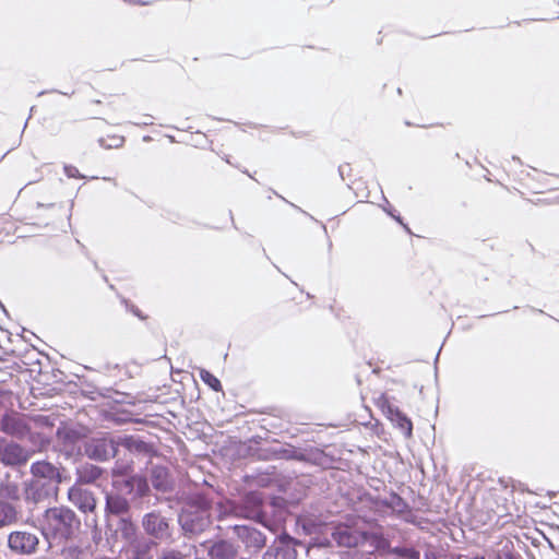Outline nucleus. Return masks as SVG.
Returning a JSON list of instances; mask_svg holds the SVG:
<instances>
[{"instance_id":"nucleus-37","label":"nucleus","mask_w":559,"mask_h":559,"mask_svg":"<svg viewBox=\"0 0 559 559\" xmlns=\"http://www.w3.org/2000/svg\"><path fill=\"white\" fill-rule=\"evenodd\" d=\"M389 547V543L386 540H382L378 548Z\"/></svg>"},{"instance_id":"nucleus-30","label":"nucleus","mask_w":559,"mask_h":559,"mask_svg":"<svg viewBox=\"0 0 559 559\" xmlns=\"http://www.w3.org/2000/svg\"><path fill=\"white\" fill-rule=\"evenodd\" d=\"M64 173L70 178H81V174L79 173L78 168L74 166H64Z\"/></svg>"},{"instance_id":"nucleus-29","label":"nucleus","mask_w":559,"mask_h":559,"mask_svg":"<svg viewBox=\"0 0 559 559\" xmlns=\"http://www.w3.org/2000/svg\"><path fill=\"white\" fill-rule=\"evenodd\" d=\"M123 142H124V139L122 136L112 138L111 144H105V140L99 139L100 146H104L106 148L120 147V146H122Z\"/></svg>"},{"instance_id":"nucleus-23","label":"nucleus","mask_w":559,"mask_h":559,"mask_svg":"<svg viewBox=\"0 0 559 559\" xmlns=\"http://www.w3.org/2000/svg\"><path fill=\"white\" fill-rule=\"evenodd\" d=\"M21 512L15 504L10 501L0 500V528H4L17 523Z\"/></svg>"},{"instance_id":"nucleus-20","label":"nucleus","mask_w":559,"mask_h":559,"mask_svg":"<svg viewBox=\"0 0 559 559\" xmlns=\"http://www.w3.org/2000/svg\"><path fill=\"white\" fill-rule=\"evenodd\" d=\"M124 487L129 493H133L135 498L147 497L151 492V488L146 477L134 474L124 480Z\"/></svg>"},{"instance_id":"nucleus-4","label":"nucleus","mask_w":559,"mask_h":559,"mask_svg":"<svg viewBox=\"0 0 559 559\" xmlns=\"http://www.w3.org/2000/svg\"><path fill=\"white\" fill-rule=\"evenodd\" d=\"M119 445H122L130 451H140L144 448L145 443L134 439L133 437L115 439L109 435H105L94 437L85 441L84 453L91 460L106 462L116 456Z\"/></svg>"},{"instance_id":"nucleus-34","label":"nucleus","mask_w":559,"mask_h":559,"mask_svg":"<svg viewBox=\"0 0 559 559\" xmlns=\"http://www.w3.org/2000/svg\"><path fill=\"white\" fill-rule=\"evenodd\" d=\"M424 559H437V557L432 552H426Z\"/></svg>"},{"instance_id":"nucleus-19","label":"nucleus","mask_w":559,"mask_h":559,"mask_svg":"<svg viewBox=\"0 0 559 559\" xmlns=\"http://www.w3.org/2000/svg\"><path fill=\"white\" fill-rule=\"evenodd\" d=\"M150 479L152 486L158 491L167 492L171 489V477L166 466H152L150 469Z\"/></svg>"},{"instance_id":"nucleus-6","label":"nucleus","mask_w":559,"mask_h":559,"mask_svg":"<svg viewBox=\"0 0 559 559\" xmlns=\"http://www.w3.org/2000/svg\"><path fill=\"white\" fill-rule=\"evenodd\" d=\"M38 533L23 528L9 533L7 546L9 550L16 556L31 557L38 552L40 547Z\"/></svg>"},{"instance_id":"nucleus-18","label":"nucleus","mask_w":559,"mask_h":559,"mask_svg":"<svg viewBox=\"0 0 559 559\" xmlns=\"http://www.w3.org/2000/svg\"><path fill=\"white\" fill-rule=\"evenodd\" d=\"M130 501L120 492L111 490L105 496L106 520L110 516H120L130 513Z\"/></svg>"},{"instance_id":"nucleus-2","label":"nucleus","mask_w":559,"mask_h":559,"mask_svg":"<svg viewBox=\"0 0 559 559\" xmlns=\"http://www.w3.org/2000/svg\"><path fill=\"white\" fill-rule=\"evenodd\" d=\"M80 527L81 521L75 512L63 506L48 508L40 520V532L47 540H69Z\"/></svg>"},{"instance_id":"nucleus-40","label":"nucleus","mask_w":559,"mask_h":559,"mask_svg":"<svg viewBox=\"0 0 559 559\" xmlns=\"http://www.w3.org/2000/svg\"><path fill=\"white\" fill-rule=\"evenodd\" d=\"M533 310H534V311H536V309H533ZM537 312H539V313H544V311H543V310H537Z\"/></svg>"},{"instance_id":"nucleus-31","label":"nucleus","mask_w":559,"mask_h":559,"mask_svg":"<svg viewBox=\"0 0 559 559\" xmlns=\"http://www.w3.org/2000/svg\"><path fill=\"white\" fill-rule=\"evenodd\" d=\"M133 559H152L144 549L136 548Z\"/></svg>"},{"instance_id":"nucleus-12","label":"nucleus","mask_w":559,"mask_h":559,"mask_svg":"<svg viewBox=\"0 0 559 559\" xmlns=\"http://www.w3.org/2000/svg\"><path fill=\"white\" fill-rule=\"evenodd\" d=\"M81 438L82 435L76 428L70 426H61L58 427L56 431V445L62 454H64L67 457H71L80 454Z\"/></svg>"},{"instance_id":"nucleus-7","label":"nucleus","mask_w":559,"mask_h":559,"mask_svg":"<svg viewBox=\"0 0 559 559\" xmlns=\"http://www.w3.org/2000/svg\"><path fill=\"white\" fill-rule=\"evenodd\" d=\"M263 496L259 491L247 493L241 501L230 506V512L238 518L253 520L265 524L263 511Z\"/></svg>"},{"instance_id":"nucleus-15","label":"nucleus","mask_w":559,"mask_h":559,"mask_svg":"<svg viewBox=\"0 0 559 559\" xmlns=\"http://www.w3.org/2000/svg\"><path fill=\"white\" fill-rule=\"evenodd\" d=\"M234 532L247 549L257 552L266 544L265 535L257 528L248 525H235Z\"/></svg>"},{"instance_id":"nucleus-14","label":"nucleus","mask_w":559,"mask_h":559,"mask_svg":"<svg viewBox=\"0 0 559 559\" xmlns=\"http://www.w3.org/2000/svg\"><path fill=\"white\" fill-rule=\"evenodd\" d=\"M0 430L12 438L23 440L31 431L27 420L17 413H5L0 419Z\"/></svg>"},{"instance_id":"nucleus-36","label":"nucleus","mask_w":559,"mask_h":559,"mask_svg":"<svg viewBox=\"0 0 559 559\" xmlns=\"http://www.w3.org/2000/svg\"><path fill=\"white\" fill-rule=\"evenodd\" d=\"M465 558H466V555H455V556H454V555H452V556L450 557V559H465Z\"/></svg>"},{"instance_id":"nucleus-10","label":"nucleus","mask_w":559,"mask_h":559,"mask_svg":"<svg viewBox=\"0 0 559 559\" xmlns=\"http://www.w3.org/2000/svg\"><path fill=\"white\" fill-rule=\"evenodd\" d=\"M107 534L110 538L122 539L132 543L136 537L138 527L129 514L120 516H110L106 520Z\"/></svg>"},{"instance_id":"nucleus-25","label":"nucleus","mask_w":559,"mask_h":559,"mask_svg":"<svg viewBox=\"0 0 559 559\" xmlns=\"http://www.w3.org/2000/svg\"><path fill=\"white\" fill-rule=\"evenodd\" d=\"M21 498L20 487L15 483H5L0 486V500L17 501Z\"/></svg>"},{"instance_id":"nucleus-24","label":"nucleus","mask_w":559,"mask_h":559,"mask_svg":"<svg viewBox=\"0 0 559 559\" xmlns=\"http://www.w3.org/2000/svg\"><path fill=\"white\" fill-rule=\"evenodd\" d=\"M386 559H420V554L411 547H394L389 549Z\"/></svg>"},{"instance_id":"nucleus-41","label":"nucleus","mask_w":559,"mask_h":559,"mask_svg":"<svg viewBox=\"0 0 559 559\" xmlns=\"http://www.w3.org/2000/svg\"><path fill=\"white\" fill-rule=\"evenodd\" d=\"M508 559H515V558H513L512 556H510V557H508Z\"/></svg>"},{"instance_id":"nucleus-26","label":"nucleus","mask_w":559,"mask_h":559,"mask_svg":"<svg viewBox=\"0 0 559 559\" xmlns=\"http://www.w3.org/2000/svg\"><path fill=\"white\" fill-rule=\"evenodd\" d=\"M188 557L178 549L164 547L157 551L155 559H187Z\"/></svg>"},{"instance_id":"nucleus-32","label":"nucleus","mask_w":559,"mask_h":559,"mask_svg":"<svg viewBox=\"0 0 559 559\" xmlns=\"http://www.w3.org/2000/svg\"><path fill=\"white\" fill-rule=\"evenodd\" d=\"M129 469H130V466H129V465H123V466H119V465H117V466L114 468V474H115V475H123V474H127Z\"/></svg>"},{"instance_id":"nucleus-33","label":"nucleus","mask_w":559,"mask_h":559,"mask_svg":"<svg viewBox=\"0 0 559 559\" xmlns=\"http://www.w3.org/2000/svg\"><path fill=\"white\" fill-rule=\"evenodd\" d=\"M349 169V166L348 165H341L338 167V173H340V176L342 179L345 178V174H347V170Z\"/></svg>"},{"instance_id":"nucleus-28","label":"nucleus","mask_w":559,"mask_h":559,"mask_svg":"<svg viewBox=\"0 0 559 559\" xmlns=\"http://www.w3.org/2000/svg\"><path fill=\"white\" fill-rule=\"evenodd\" d=\"M83 551L78 546H68L62 550V557L64 559H81Z\"/></svg>"},{"instance_id":"nucleus-39","label":"nucleus","mask_w":559,"mask_h":559,"mask_svg":"<svg viewBox=\"0 0 559 559\" xmlns=\"http://www.w3.org/2000/svg\"><path fill=\"white\" fill-rule=\"evenodd\" d=\"M385 211L388 212L389 215H391V216L394 215L393 211H391V210H385Z\"/></svg>"},{"instance_id":"nucleus-21","label":"nucleus","mask_w":559,"mask_h":559,"mask_svg":"<svg viewBox=\"0 0 559 559\" xmlns=\"http://www.w3.org/2000/svg\"><path fill=\"white\" fill-rule=\"evenodd\" d=\"M104 469L91 463H84L76 467L78 484H95L103 475Z\"/></svg>"},{"instance_id":"nucleus-8","label":"nucleus","mask_w":559,"mask_h":559,"mask_svg":"<svg viewBox=\"0 0 559 559\" xmlns=\"http://www.w3.org/2000/svg\"><path fill=\"white\" fill-rule=\"evenodd\" d=\"M33 452L17 442L0 438V463L9 467L25 465Z\"/></svg>"},{"instance_id":"nucleus-16","label":"nucleus","mask_w":559,"mask_h":559,"mask_svg":"<svg viewBox=\"0 0 559 559\" xmlns=\"http://www.w3.org/2000/svg\"><path fill=\"white\" fill-rule=\"evenodd\" d=\"M331 537L337 546L346 548L357 547L365 539V535L360 531L346 524L333 527Z\"/></svg>"},{"instance_id":"nucleus-22","label":"nucleus","mask_w":559,"mask_h":559,"mask_svg":"<svg viewBox=\"0 0 559 559\" xmlns=\"http://www.w3.org/2000/svg\"><path fill=\"white\" fill-rule=\"evenodd\" d=\"M382 502L385 507L391 509L393 512L404 515V519L407 522H411V523L414 522L412 519L413 514L409 510L407 502L402 497H400L397 493L391 492L388 497H385L383 499Z\"/></svg>"},{"instance_id":"nucleus-38","label":"nucleus","mask_w":559,"mask_h":559,"mask_svg":"<svg viewBox=\"0 0 559 559\" xmlns=\"http://www.w3.org/2000/svg\"><path fill=\"white\" fill-rule=\"evenodd\" d=\"M392 217H393L396 222H399L400 224H402V225H403V222H402L401 216H399V215H395V214H394Z\"/></svg>"},{"instance_id":"nucleus-17","label":"nucleus","mask_w":559,"mask_h":559,"mask_svg":"<svg viewBox=\"0 0 559 559\" xmlns=\"http://www.w3.org/2000/svg\"><path fill=\"white\" fill-rule=\"evenodd\" d=\"M210 559H236L238 548L227 539L206 540L201 544Z\"/></svg>"},{"instance_id":"nucleus-9","label":"nucleus","mask_w":559,"mask_h":559,"mask_svg":"<svg viewBox=\"0 0 559 559\" xmlns=\"http://www.w3.org/2000/svg\"><path fill=\"white\" fill-rule=\"evenodd\" d=\"M70 502L81 512L87 514L85 519L86 525H96V516L94 514L97 506L94 493L88 489L79 486H72L68 491Z\"/></svg>"},{"instance_id":"nucleus-13","label":"nucleus","mask_w":559,"mask_h":559,"mask_svg":"<svg viewBox=\"0 0 559 559\" xmlns=\"http://www.w3.org/2000/svg\"><path fill=\"white\" fill-rule=\"evenodd\" d=\"M378 403L390 421L400 429L406 438H411L413 435V424L411 419L396 406L391 404L385 395H381Z\"/></svg>"},{"instance_id":"nucleus-11","label":"nucleus","mask_w":559,"mask_h":559,"mask_svg":"<svg viewBox=\"0 0 559 559\" xmlns=\"http://www.w3.org/2000/svg\"><path fill=\"white\" fill-rule=\"evenodd\" d=\"M300 542L284 533L263 554L262 559H299L297 546Z\"/></svg>"},{"instance_id":"nucleus-35","label":"nucleus","mask_w":559,"mask_h":559,"mask_svg":"<svg viewBox=\"0 0 559 559\" xmlns=\"http://www.w3.org/2000/svg\"><path fill=\"white\" fill-rule=\"evenodd\" d=\"M132 312H133L135 316H138L139 318L144 319V317H142V316H141V313H140V311H139V309H138V308L132 307Z\"/></svg>"},{"instance_id":"nucleus-5","label":"nucleus","mask_w":559,"mask_h":559,"mask_svg":"<svg viewBox=\"0 0 559 559\" xmlns=\"http://www.w3.org/2000/svg\"><path fill=\"white\" fill-rule=\"evenodd\" d=\"M143 532L151 538L150 545L173 543V528L170 520L162 514L160 511H151L145 513L141 520Z\"/></svg>"},{"instance_id":"nucleus-3","label":"nucleus","mask_w":559,"mask_h":559,"mask_svg":"<svg viewBox=\"0 0 559 559\" xmlns=\"http://www.w3.org/2000/svg\"><path fill=\"white\" fill-rule=\"evenodd\" d=\"M178 521L187 536L205 532L212 525V501L203 493L191 495L187 499Z\"/></svg>"},{"instance_id":"nucleus-27","label":"nucleus","mask_w":559,"mask_h":559,"mask_svg":"<svg viewBox=\"0 0 559 559\" xmlns=\"http://www.w3.org/2000/svg\"><path fill=\"white\" fill-rule=\"evenodd\" d=\"M200 377H201L202 381L204 383H206L214 391L218 392L222 390L221 381L214 374H212L210 371L204 370V369L201 370Z\"/></svg>"},{"instance_id":"nucleus-1","label":"nucleus","mask_w":559,"mask_h":559,"mask_svg":"<svg viewBox=\"0 0 559 559\" xmlns=\"http://www.w3.org/2000/svg\"><path fill=\"white\" fill-rule=\"evenodd\" d=\"M29 473L32 478L23 484V498L26 504L36 506L55 498L59 485L69 480L64 468L46 460L33 462Z\"/></svg>"}]
</instances>
